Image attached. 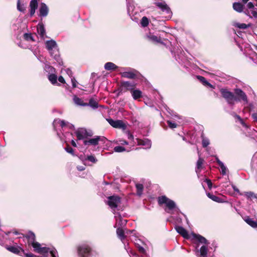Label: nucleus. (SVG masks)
Instances as JSON below:
<instances>
[{"mask_svg": "<svg viewBox=\"0 0 257 257\" xmlns=\"http://www.w3.org/2000/svg\"><path fill=\"white\" fill-rule=\"evenodd\" d=\"M203 162H204V160L202 158L199 157L197 162V163H196V170H195L197 174L199 173L200 170L202 168Z\"/></svg>", "mask_w": 257, "mask_h": 257, "instance_id": "34", "label": "nucleus"}, {"mask_svg": "<svg viewBox=\"0 0 257 257\" xmlns=\"http://www.w3.org/2000/svg\"><path fill=\"white\" fill-rule=\"evenodd\" d=\"M136 187L137 189V194L138 196H141L143 192L144 186L142 184L137 183L136 184Z\"/></svg>", "mask_w": 257, "mask_h": 257, "instance_id": "36", "label": "nucleus"}, {"mask_svg": "<svg viewBox=\"0 0 257 257\" xmlns=\"http://www.w3.org/2000/svg\"><path fill=\"white\" fill-rule=\"evenodd\" d=\"M216 161L219 166H220L223 163L218 159V157H216Z\"/></svg>", "mask_w": 257, "mask_h": 257, "instance_id": "61", "label": "nucleus"}, {"mask_svg": "<svg viewBox=\"0 0 257 257\" xmlns=\"http://www.w3.org/2000/svg\"><path fill=\"white\" fill-rule=\"evenodd\" d=\"M136 141L138 145L143 146L145 147V149H150L151 147V141L148 139H136Z\"/></svg>", "mask_w": 257, "mask_h": 257, "instance_id": "13", "label": "nucleus"}, {"mask_svg": "<svg viewBox=\"0 0 257 257\" xmlns=\"http://www.w3.org/2000/svg\"><path fill=\"white\" fill-rule=\"evenodd\" d=\"M167 123L169 126V127L171 128H176L177 127V124L175 122H173L170 120H168L167 121Z\"/></svg>", "mask_w": 257, "mask_h": 257, "instance_id": "49", "label": "nucleus"}, {"mask_svg": "<svg viewBox=\"0 0 257 257\" xmlns=\"http://www.w3.org/2000/svg\"><path fill=\"white\" fill-rule=\"evenodd\" d=\"M141 24L143 27H146L149 25V20L146 17H143L141 20Z\"/></svg>", "mask_w": 257, "mask_h": 257, "instance_id": "43", "label": "nucleus"}, {"mask_svg": "<svg viewBox=\"0 0 257 257\" xmlns=\"http://www.w3.org/2000/svg\"><path fill=\"white\" fill-rule=\"evenodd\" d=\"M219 167H220V169H221V174L223 175H226V171L227 170V168L225 166V165H224V164H221L220 166H219Z\"/></svg>", "mask_w": 257, "mask_h": 257, "instance_id": "46", "label": "nucleus"}, {"mask_svg": "<svg viewBox=\"0 0 257 257\" xmlns=\"http://www.w3.org/2000/svg\"><path fill=\"white\" fill-rule=\"evenodd\" d=\"M247 8L250 10L254 9V5L252 2H249L247 5Z\"/></svg>", "mask_w": 257, "mask_h": 257, "instance_id": "51", "label": "nucleus"}, {"mask_svg": "<svg viewBox=\"0 0 257 257\" xmlns=\"http://www.w3.org/2000/svg\"><path fill=\"white\" fill-rule=\"evenodd\" d=\"M65 150L67 153L71 154L73 156H74L73 149L71 147H69V146H67L65 148Z\"/></svg>", "mask_w": 257, "mask_h": 257, "instance_id": "48", "label": "nucleus"}, {"mask_svg": "<svg viewBox=\"0 0 257 257\" xmlns=\"http://www.w3.org/2000/svg\"><path fill=\"white\" fill-rule=\"evenodd\" d=\"M175 229L177 232L181 234L184 238L188 239L189 238V235L187 230L181 226H176Z\"/></svg>", "mask_w": 257, "mask_h": 257, "instance_id": "17", "label": "nucleus"}, {"mask_svg": "<svg viewBox=\"0 0 257 257\" xmlns=\"http://www.w3.org/2000/svg\"><path fill=\"white\" fill-rule=\"evenodd\" d=\"M244 195L247 198H255L257 199L256 195L252 192L249 191V192H244Z\"/></svg>", "mask_w": 257, "mask_h": 257, "instance_id": "40", "label": "nucleus"}, {"mask_svg": "<svg viewBox=\"0 0 257 257\" xmlns=\"http://www.w3.org/2000/svg\"><path fill=\"white\" fill-rule=\"evenodd\" d=\"M207 251V247L205 245H203L201 247L199 250H197V255L198 257H206Z\"/></svg>", "mask_w": 257, "mask_h": 257, "instance_id": "20", "label": "nucleus"}, {"mask_svg": "<svg viewBox=\"0 0 257 257\" xmlns=\"http://www.w3.org/2000/svg\"><path fill=\"white\" fill-rule=\"evenodd\" d=\"M116 234L118 237L121 240H123L125 238V232L123 229L118 228L116 229Z\"/></svg>", "mask_w": 257, "mask_h": 257, "instance_id": "30", "label": "nucleus"}, {"mask_svg": "<svg viewBox=\"0 0 257 257\" xmlns=\"http://www.w3.org/2000/svg\"><path fill=\"white\" fill-rule=\"evenodd\" d=\"M24 254H25V257H36V255L33 254L32 253H28L25 252Z\"/></svg>", "mask_w": 257, "mask_h": 257, "instance_id": "58", "label": "nucleus"}, {"mask_svg": "<svg viewBox=\"0 0 257 257\" xmlns=\"http://www.w3.org/2000/svg\"><path fill=\"white\" fill-rule=\"evenodd\" d=\"M250 26V24L246 25L244 23H236L235 26L240 29H245Z\"/></svg>", "mask_w": 257, "mask_h": 257, "instance_id": "41", "label": "nucleus"}, {"mask_svg": "<svg viewBox=\"0 0 257 257\" xmlns=\"http://www.w3.org/2000/svg\"><path fill=\"white\" fill-rule=\"evenodd\" d=\"M117 66L112 62H107L104 65V69L106 70H114Z\"/></svg>", "mask_w": 257, "mask_h": 257, "instance_id": "29", "label": "nucleus"}, {"mask_svg": "<svg viewBox=\"0 0 257 257\" xmlns=\"http://www.w3.org/2000/svg\"><path fill=\"white\" fill-rule=\"evenodd\" d=\"M244 14L251 19H257V9L253 10H246L244 12Z\"/></svg>", "mask_w": 257, "mask_h": 257, "instance_id": "21", "label": "nucleus"}, {"mask_svg": "<svg viewBox=\"0 0 257 257\" xmlns=\"http://www.w3.org/2000/svg\"><path fill=\"white\" fill-rule=\"evenodd\" d=\"M197 78L198 80H199L204 86H207L209 87L213 88V85L210 84L206 78L202 76L198 75L197 76Z\"/></svg>", "mask_w": 257, "mask_h": 257, "instance_id": "26", "label": "nucleus"}, {"mask_svg": "<svg viewBox=\"0 0 257 257\" xmlns=\"http://www.w3.org/2000/svg\"><path fill=\"white\" fill-rule=\"evenodd\" d=\"M234 117L235 118H236L237 119H238L239 120V121L240 122V123L242 124V125H245L244 124V122H243V120H242V119L240 117V116H239L237 114H235L234 115Z\"/></svg>", "mask_w": 257, "mask_h": 257, "instance_id": "54", "label": "nucleus"}, {"mask_svg": "<svg viewBox=\"0 0 257 257\" xmlns=\"http://www.w3.org/2000/svg\"><path fill=\"white\" fill-rule=\"evenodd\" d=\"M86 160L93 163H95L97 161V160L95 158L94 156L92 155L88 156L87 157Z\"/></svg>", "mask_w": 257, "mask_h": 257, "instance_id": "47", "label": "nucleus"}, {"mask_svg": "<svg viewBox=\"0 0 257 257\" xmlns=\"http://www.w3.org/2000/svg\"><path fill=\"white\" fill-rule=\"evenodd\" d=\"M5 247L9 251H11L16 254L21 255V250L22 251L23 253H25V250L20 246H9L7 245H6Z\"/></svg>", "mask_w": 257, "mask_h": 257, "instance_id": "11", "label": "nucleus"}, {"mask_svg": "<svg viewBox=\"0 0 257 257\" xmlns=\"http://www.w3.org/2000/svg\"><path fill=\"white\" fill-rule=\"evenodd\" d=\"M24 38L28 41H35L32 34H31V33H25L24 34Z\"/></svg>", "mask_w": 257, "mask_h": 257, "instance_id": "42", "label": "nucleus"}, {"mask_svg": "<svg viewBox=\"0 0 257 257\" xmlns=\"http://www.w3.org/2000/svg\"><path fill=\"white\" fill-rule=\"evenodd\" d=\"M222 96L225 99L229 105H234L235 102H243L244 104L248 102L247 96L240 88H235L233 92L225 88L220 90Z\"/></svg>", "mask_w": 257, "mask_h": 257, "instance_id": "1", "label": "nucleus"}, {"mask_svg": "<svg viewBox=\"0 0 257 257\" xmlns=\"http://www.w3.org/2000/svg\"><path fill=\"white\" fill-rule=\"evenodd\" d=\"M244 220L246 223L249 225L253 228L257 227V222L253 219L250 218L249 216H246L244 218Z\"/></svg>", "mask_w": 257, "mask_h": 257, "instance_id": "24", "label": "nucleus"}, {"mask_svg": "<svg viewBox=\"0 0 257 257\" xmlns=\"http://www.w3.org/2000/svg\"><path fill=\"white\" fill-rule=\"evenodd\" d=\"M51 256L52 257H58L57 250H53V251H51Z\"/></svg>", "mask_w": 257, "mask_h": 257, "instance_id": "55", "label": "nucleus"}, {"mask_svg": "<svg viewBox=\"0 0 257 257\" xmlns=\"http://www.w3.org/2000/svg\"><path fill=\"white\" fill-rule=\"evenodd\" d=\"M73 101L75 104L77 106H87V103L84 102L81 98L78 97L76 95L73 96Z\"/></svg>", "mask_w": 257, "mask_h": 257, "instance_id": "19", "label": "nucleus"}, {"mask_svg": "<svg viewBox=\"0 0 257 257\" xmlns=\"http://www.w3.org/2000/svg\"><path fill=\"white\" fill-rule=\"evenodd\" d=\"M158 201L160 205L164 204L166 205L167 209H166L165 211L168 213H170V211L174 209H178L176 203L165 195L159 197Z\"/></svg>", "mask_w": 257, "mask_h": 257, "instance_id": "4", "label": "nucleus"}, {"mask_svg": "<svg viewBox=\"0 0 257 257\" xmlns=\"http://www.w3.org/2000/svg\"><path fill=\"white\" fill-rule=\"evenodd\" d=\"M59 124L60 126L63 128L64 127L67 126L69 128L73 129L74 128V125L70 123L68 121H66L64 120H61L60 119H55L53 123V125L54 128L56 127L57 124Z\"/></svg>", "mask_w": 257, "mask_h": 257, "instance_id": "10", "label": "nucleus"}, {"mask_svg": "<svg viewBox=\"0 0 257 257\" xmlns=\"http://www.w3.org/2000/svg\"><path fill=\"white\" fill-rule=\"evenodd\" d=\"M132 95L135 100H137L142 96V92L141 90L139 89H134L131 91Z\"/></svg>", "mask_w": 257, "mask_h": 257, "instance_id": "25", "label": "nucleus"}, {"mask_svg": "<svg viewBox=\"0 0 257 257\" xmlns=\"http://www.w3.org/2000/svg\"><path fill=\"white\" fill-rule=\"evenodd\" d=\"M57 79L61 83H64L65 82L64 78L62 76H60Z\"/></svg>", "mask_w": 257, "mask_h": 257, "instance_id": "57", "label": "nucleus"}, {"mask_svg": "<svg viewBox=\"0 0 257 257\" xmlns=\"http://www.w3.org/2000/svg\"><path fill=\"white\" fill-rule=\"evenodd\" d=\"M206 194H207V196H208V197L210 199H211L212 200H213L215 202H221V199L219 197H218L215 195H214L210 193H207Z\"/></svg>", "mask_w": 257, "mask_h": 257, "instance_id": "38", "label": "nucleus"}, {"mask_svg": "<svg viewBox=\"0 0 257 257\" xmlns=\"http://www.w3.org/2000/svg\"><path fill=\"white\" fill-rule=\"evenodd\" d=\"M127 138L130 140H134V136L130 132L127 133Z\"/></svg>", "mask_w": 257, "mask_h": 257, "instance_id": "60", "label": "nucleus"}, {"mask_svg": "<svg viewBox=\"0 0 257 257\" xmlns=\"http://www.w3.org/2000/svg\"><path fill=\"white\" fill-rule=\"evenodd\" d=\"M71 82L73 88H75L77 86V81L75 78L73 77L71 78Z\"/></svg>", "mask_w": 257, "mask_h": 257, "instance_id": "52", "label": "nucleus"}, {"mask_svg": "<svg viewBox=\"0 0 257 257\" xmlns=\"http://www.w3.org/2000/svg\"><path fill=\"white\" fill-rule=\"evenodd\" d=\"M122 86L126 89V90H129L131 92L135 88V85L128 82L125 81L122 83Z\"/></svg>", "mask_w": 257, "mask_h": 257, "instance_id": "28", "label": "nucleus"}, {"mask_svg": "<svg viewBox=\"0 0 257 257\" xmlns=\"http://www.w3.org/2000/svg\"><path fill=\"white\" fill-rule=\"evenodd\" d=\"M48 79L51 82V83L54 85L57 83V76L55 74H50L48 75Z\"/></svg>", "mask_w": 257, "mask_h": 257, "instance_id": "35", "label": "nucleus"}, {"mask_svg": "<svg viewBox=\"0 0 257 257\" xmlns=\"http://www.w3.org/2000/svg\"><path fill=\"white\" fill-rule=\"evenodd\" d=\"M114 151L117 153L122 152L125 151V149L122 146H116L113 149Z\"/></svg>", "mask_w": 257, "mask_h": 257, "instance_id": "45", "label": "nucleus"}, {"mask_svg": "<svg viewBox=\"0 0 257 257\" xmlns=\"http://www.w3.org/2000/svg\"><path fill=\"white\" fill-rule=\"evenodd\" d=\"M17 7V9L19 11H20L21 12H23V13H24L25 12V11H26L25 5L24 3L21 4L20 0H18Z\"/></svg>", "mask_w": 257, "mask_h": 257, "instance_id": "37", "label": "nucleus"}, {"mask_svg": "<svg viewBox=\"0 0 257 257\" xmlns=\"http://www.w3.org/2000/svg\"><path fill=\"white\" fill-rule=\"evenodd\" d=\"M39 0H31L30 3V16L32 17L38 8Z\"/></svg>", "mask_w": 257, "mask_h": 257, "instance_id": "14", "label": "nucleus"}, {"mask_svg": "<svg viewBox=\"0 0 257 257\" xmlns=\"http://www.w3.org/2000/svg\"><path fill=\"white\" fill-rule=\"evenodd\" d=\"M138 72L135 70H133L130 71H125L122 73L121 76L123 77L134 79L137 76Z\"/></svg>", "mask_w": 257, "mask_h": 257, "instance_id": "16", "label": "nucleus"}, {"mask_svg": "<svg viewBox=\"0 0 257 257\" xmlns=\"http://www.w3.org/2000/svg\"><path fill=\"white\" fill-rule=\"evenodd\" d=\"M107 120L110 125L114 128L125 130L126 127V125L121 120H113L109 118L107 119Z\"/></svg>", "mask_w": 257, "mask_h": 257, "instance_id": "8", "label": "nucleus"}, {"mask_svg": "<svg viewBox=\"0 0 257 257\" xmlns=\"http://www.w3.org/2000/svg\"><path fill=\"white\" fill-rule=\"evenodd\" d=\"M155 5L160 9L162 11L168 14L169 16L172 15V12L170 8L165 2L156 3Z\"/></svg>", "mask_w": 257, "mask_h": 257, "instance_id": "9", "label": "nucleus"}, {"mask_svg": "<svg viewBox=\"0 0 257 257\" xmlns=\"http://www.w3.org/2000/svg\"><path fill=\"white\" fill-rule=\"evenodd\" d=\"M137 248H138V249L139 251V252L142 254V256L147 255L146 250L143 247L139 245L137 246ZM141 257H142V256H141Z\"/></svg>", "mask_w": 257, "mask_h": 257, "instance_id": "44", "label": "nucleus"}, {"mask_svg": "<svg viewBox=\"0 0 257 257\" xmlns=\"http://www.w3.org/2000/svg\"><path fill=\"white\" fill-rule=\"evenodd\" d=\"M201 138L202 147L203 148L207 147L210 144L209 140L208 138L204 137L203 135H202Z\"/></svg>", "mask_w": 257, "mask_h": 257, "instance_id": "39", "label": "nucleus"}, {"mask_svg": "<svg viewBox=\"0 0 257 257\" xmlns=\"http://www.w3.org/2000/svg\"><path fill=\"white\" fill-rule=\"evenodd\" d=\"M252 116L253 119L257 122V113H253Z\"/></svg>", "mask_w": 257, "mask_h": 257, "instance_id": "63", "label": "nucleus"}, {"mask_svg": "<svg viewBox=\"0 0 257 257\" xmlns=\"http://www.w3.org/2000/svg\"><path fill=\"white\" fill-rule=\"evenodd\" d=\"M100 140V137L97 136L94 138L90 139L88 140H84L83 143L85 145H91L95 146L98 144V142Z\"/></svg>", "mask_w": 257, "mask_h": 257, "instance_id": "18", "label": "nucleus"}, {"mask_svg": "<svg viewBox=\"0 0 257 257\" xmlns=\"http://www.w3.org/2000/svg\"><path fill=\"white\" fill-rule=\"evenodd\" d=\"M46 46L50 55L58 62V63L60 65H62L63 62L60 57L56 42L53 40L47 41L46 42Z\"/></svg>", "mask_w": 257, "mask_h": 257, "instance_id": "3", "label": "nucleus"}, {"mask_svg": "<svg viewBox=\"0 0 257 257\" xmlns=\"http://www.w3.org/2000/svg\"><path fill=\"white\" fill-rule=\"evenodd\" d=\"M44 69L46 72L49 73V74H53L55 71V68L47 63L45 64Z\"/></svg>", "mask_w": 257, "mask_h": 257, "instance_id": "33", "label": "nucleus"}, {"mask_svg": "<svg viewBox=\"0 0 257 257\" xmlns=\"http://www.w3.org/2000/svg\"><path fill=\"white\" fill-rule=\"evenodd\" d=\"M25 237L28 239V244L31 245L34 247V245L37 242L35 241L36 237L34 233L31 231H29L28 234L25 235Z\"/></svg>", "mask_w": 257, "mask_h": 257, "instance_id": "15", "label": "nucleus"}, {"mask_svg": "<svg viewBox=\"0 0 257 257\" xmlns=\"http://www.w3.org/2000/svg\"><path fill=\"white\" fill-rule=\"evenodd\" d=\"M119 142H120V144L123 145H127L128 144V143L125 140H119Z\"/></svg>", "mask_w": 257, "mask_h": 257, "instance_id": "59", "label": "nucleus"}, {"mask_svg": "<svg viewBox=\"0 0 257 257\" xmlns=\"http://www.w3.org/2000/svg\"><path fill=\"white\" fill-rule=\"evenodd\" d=\"M66 72L69 75H72V71L70 69H67L66 70Z\"/></svg>", "mask_w": 257, "mask_h": 257, "instance_id": "64", "label": "nucleus"}, {"mask_svg": "<svg viewBox=\"0 0 257 257\" xmlns=\"http://www.w3.org/2000/svg\"><path fill=\"white\" fill-rule=\"evenodd\" d=\"M192 235L193 236V238H195L199 242L206 244H209V242H208L207 239L203 236H201V235L192 233Z\"/></svg>", "mask_w": 257, "mask_h": 257, "instance_id": "22", "label": "nucleus"}, {"mask_svg": "<svg viewBox=\"0 0 257 257\" xmlns=\"http://www.w3.org/2000/svg\"><path fill=\"white\" fill-rule=\"evenodd\" d=\"M147 37L150 41L154 43L163 44V42L161 41L160 38H158L156 36L153 35H148Z\"/></svg>", "mask_w": 257, "mask_h": 257, "instance_id": "31", "label": "nucleus"}, {"mask_svg": "<svg viewBox=\"0 0 257 257\" xmlns=\"http://www.w3.org/2000/svg\"><path fill=\"white\" fill-rule=\"evenodd\" d=\"M37 32L41 38H44L46 34V31L44 25L42 23H39L38 24L37 28Z\"/></svg>", "mask_w": 257, "mask_h": 257, "instance_id": "23", "label": "nucleus"}, {"mask_svg": "<svg viewBox=\"0 0 257 257\" xmlns=\"http://www.w3.org/2000/svg\"><path fill=\"white\" fill-rule=\"evenodd\" d=\"M77 251L79 257H89L91 254V248L88 244H83L78 247Z\"/></svg>", "mask_w": 257, "mask_h": 257, "instance_id": "5", "label": "nucleus"}, {"mask_svg": "<svg viewBox=\"0 0 257 257\" xmlns=\"http://www.w3.org/2000/svg\"><path fill=\"white\" fill-rule=\"evenodd\" d=\"M77 138L79 140H83L87 137H91L92 133L91 132H88L85 128H80L75 132Z\"/></svg>", "mask_w": 257, "mask_h": 257, "instance_id": "7", "label": "nucleus"}, {"mask_svg": "<svg viewBox=\"0 0 257 257\" xmlns=\"http://www.w3.org/2000/svg\"><path fill=\"white\" fill-rule=\"evenodd\" d=\"M244 6L240 3H234L233 4V9L238 12L241 13L243 12Z\"/></svg>", "mask_w": 257, "mask_h": 257, "instance_id": "27", "label": "nucleus"}, {"mask_svg": "<svg viewBox=\"0 0 257 257\" xmlns=\"http://www.w3.org/2000/svg\"><path fill=\"white\" fill-rule=\"evenodd\" d=\"M205 182L207 183V184L208 185V187L209 189H211L212 188V184L210 180L206 179Z\"/></svg>", "mask_w": 257, "mask_h": 257, "instance_id": "53", "label": "nucleus"}, {"mask_svg": "<svg viewBox=\"0 0 257 257\" xmlns=\"http://www.w3.org/2000/svg\"><path fill=\"white\" fill-rule=\"evenodd\" d=\"M87 106H89L94 109H96L98 107V102L93 98L90 99L89 103H87Z\"/></svg>", "mask_w": 257, "mask_h": 257, "instance_id": "32", "label": "nucleus"}, {"mask_svg": "<svg viewBox=\"0 0 257 257\" xmlns=\"http://www.w3.org/2000/svg\"><path fill=\"white\" fill-rule=\"evenodd\" d=\"M176 53L178 55V58L179 59H180V61H178L179 63H181V62H183V58L181 56V54H182V52L179 50V51H177L176 52Z\"/></svg>", "mask_w": 257, "mask_h": 257, "instance_id": "50", "label": "nucleus"}, {"mask_svg": "<svg viewBox=\"0 0 257 257\" xmlns=\"http://www.w3.org/2000/svg\"><path fill=\"white\" fill-rule=\"evenodd\" d=\"M34 250L38 253L45 254L50 252L51 254V251L56 249L54 247H41L40 243L36 242L34 245Z\"/></svg>", "mask_w": 257, "mask_h": 257, "instance_id": "6", "label": "nucleus"}, {"mask_svg": "<svg viewBox=\"0 0 257 257\" xmlns=\"http://www.w3.org/2000/svg\"><path fill=\"white\" fill-rule=\"evenodd\" d=\"M232 187L235 192H237L241 195H242V194L240 192L239 189L235 186L232 185Z\"/></svg>", "mask_w": 257, "mask_h": 257, "instance_id": "56", "label": "nucleus"}, {"mask_svg": "<svg viewBox=\"0 0 257 257\" xmlns=\"http://www.w3.org/2000/svg\"><path fill=\"white\" fill-rule=\"evenodd\" d=\"M77 168L79 171H83L85 169V168L82 166H77Z\"/></svg>", "mask_w": 257, "mask_h": 257, "instance_id": "62", "label": "nucleus"}, {"mask_svg": "<svg viewBox=\"0 0 257 257\" xmlns=\"http://www.w3.org/2000/svg\"><path fill=\"white\" fill-rule=\"evenodd\" d=\"M107 204L111 209L112 211L114 214H115L114 217L116 220L117 221L119 220V222L120 221L121 224L126 223V220H124L123 221L121 219V216L119 213H116V210H118V206L120 203V198L117 195H113L109 196L107 198Z\"/></svg>", "mask_w": 257, "mask_h": 257, "instance_id": "2", "label": "nucleus"}, {"mask_svg": "<svg viewBox=\"0 0 257 257\" xmlns=\"http://www.w3.org/2000/svg\"><path fill=\"white\" fill-rule=\"evenodd\" d=\"M39 16L41 17H46L49 13V8L46 4L41 3L39 10Z\"/></svg>", "mask_w": 257, "mask_h": 257, "instance_id": "12", "label": "nucleus"}]
</instances>
